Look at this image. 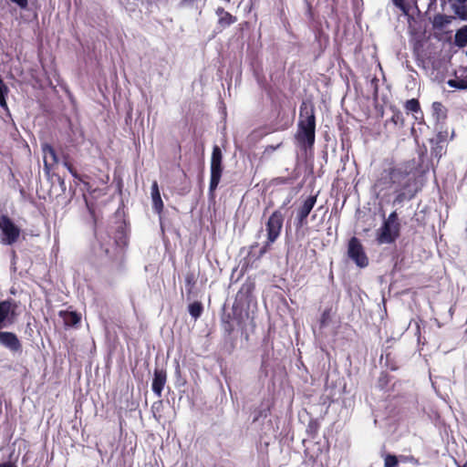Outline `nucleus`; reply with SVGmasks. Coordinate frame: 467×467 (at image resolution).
<instances>
[{"instance_id": "3", "label": "nucleus", "mask_w": 467, "mask_h": 467, "mask_svg": "<svg viewBox=\"0 0 467 467\" xmlns=\"http://www.w3.org/2000/svg\"><path fill=\"white\" fill-rule=\"evenodd\" d=\"M22 235L21 228L5 214L0 215V241L4 245H13Z\"/></svg>"}, {"instance_id": "1", "label": "nucleus", "mask_w": 467, "mask_h": 467, "mask_svg": "<svg viewBox=\"0 0 467 467\" xmlns=\"http://www.w3.org/2000/svg\"><path fill=\"white\" fill-rule=\"evenodd\" d=\"M16 308L17 305L14 300L0 301V330L15 324L17 317ZM0 345L13 352H18L22 348L17 336L7 331H0Z\"/></svg>"}, {"instance_id": "7", "label": "nucleus", "mask_w": 467, "mask_h": 467, "mask_svg": "<svg viewBox=\"0 0 467 467\" xmlns=\"http://www.w3.org/2000/svg\"><path fill=\"white\" fill-rule=\"evenodd\" d=\"M388 176L392 184L397 186V190L401 191L408 188L411 182L413 181V177L410 173L402 167H396L391 169Z\"/></svg>"}, {"instance_id": "9", "label": "nucleus", "mask_w": 467, "mask_h": 467, "mask_svg": "<svg viewBox=\"0 0 467 467\" xmlns=\"http://www.w3.org/2000/svg\"><path fill=\"white\" fill-rule=\"evenodd\" d=\"M317 202V196H308L303 204L297 209L296 220L297 226L302 227L306 223V218Z\"/></svg>"}, {"instance_id": "32", "label": "nucleus", "mask_w": 467, "mask_h": 467, "mask_svg": "<svg viewBox=\"0 0 467 467\" xmlns=\"http://www.w3.org/2000/svg\"><path fill=\"white\" fill-rule=\"evenodd\" d=\"M431 1V5L432 4H435L437 0H430Z\"/></svg>"}, {"instance_id": "4", "label": "nucleus", "mask_w": 467, "mask_h": 467, "mask_svg": "<svg viewBox=\"0 0 467 467\" xmlns=\"http://www.w3.org/2000/svg\"><path fill=\"white\" fill-rule=\"evenodd\" d=\"M222 161L223 154L219 146L215 145L213 148L212 158H211V181L209 190L213 192L218 186L222 172Z\"/></svg>"}, {"instance_id": "20", "label": "nucleus", "mask_w": 467, "mask_h": 467, "mask_svg": "<svg viewBox=\"0 0 467 467\" xmlns=\"http://www.w3.org/2000/svg\"><path fill=\"white\" fill-rule=\"evenodd\" d=\"M405 109L408 112H419L420 111V103L417 99H411L406 101Z\"/></svg>"}, {"instance_id": "28", "label": "nucleus", "mask_w": 467, "mask_h": 467, "mask_svg": "<svg viewBox=\"0 0 467 467\" xmlns=\"http://www.w3.org/2000/svg\"><path fill=\"white\" fill-rule=\"evenodd\" d=\"M392 120L395 122V123H398V121H402V118L400 116V114H396L392 117Z\"/></svg>"}, {"instance_id": "6", "label": "nucleus", "mask_w": 467, "mask_h": 467, "mask_svg": "<svg viewBox=\"0 0 467 467\" xmlns=\"http://www.w3.org/2000/svg\"><path fill=\"white\" fill-rule=\"evenodd\" d=\"M348 254L358 267H366L368 265V259L364 252V248L356 237H352L348 242Z\"/></svg>"}, {"instance_id": "31", "label": "nucleus", "mask_w": 467, "mask_h": 467, "mask_svg": "<svg viewBox=\"0 0 467 467\" xmlns=\"http://www.w3.org/2000/svg\"><path fill=\"white\" fill-rule=\"evenodd\" d=\"M461 4H464L467 0H457Z\"/></svg>"}, {"instance_id": "29", "label": "nucleus", "mask_w": 467, "mask_h": 467, "mask_svg": "<svg viewBox=\"0 0 467 467\" xmlns=\"http://www.w3.org/2000/svg\"><path fill=\"white\" fill-rule=\"evenodd\" d=\"M0 467H16L15 464H13L12 462H4V463H0Z\"/></svg>"}, {"instance_id": "16", "label": "nucleus", "mask_w": 467, "mask_h": 467, "mask_svg": "<svg viewBox=\"0 0 467 467\" xmlns=\"http://www.w3.org/2000/svg\"><path fill=\"white\" fill-rule=\"evenodd\" d=\"M455 44L459 47H463L467 45V26L462 27L456 32Z\"/></svg>"}, {"instance_id": "17", "label": "nucleus", "mask_w": 467, "mask_h": 467, "mask_svg": "<svg viewBox=\"0 0 467 467\" xmlns=\"http://www.w3.org/2000/svg\"><path fill=\"white\" fill-rule=\"evenodd\" d=\"M432 110L438 120L443 119L446 117L445 107L441 102H433Z\"/></svg>"}, {"instance_id": "12", "label": "nucleus", "mask_w": 467, "mask_h": 467, "mask_svg": "<svg viewBox=\"0 0 467 467\" xmlns=\"http://www.w3.org/2000/svg\"><path fill=\"white\" fill-rule=\"evenodd\" d=\"M151 200L154 211L161 213L163 209V202L161 197L160 190L157 182H153L151 185Z\"/></svg>"}, {"instance_id": "24", "label": "nucleus", "mask_w": 467, "mask_h": 467, "mask_svg": "<svg viewBox=\"0 0 467 467\" xmlns=\"http://www.w3.org/2000/svg\"><path fill=\"white\" fill-rule=\"evenodd\" d=\"M393 4L399 7L403 13L407 14L408 9L404 4V0H392Z\"/></svg>"}, {"instance_id": "27", "label": "nucleus", "mask_w": 467, "mask_h": 467, "mask_svg": "<svg viewBox=\"0 0 467 467\" xmlns=\"http://www.w3.org/2000/svg\"><path fill=\"white\" fill-rule=\"evenodd\" d=\"M65 166L67 167V169L68 170V171L74 176V177H77V173L76 171L73 170L72 166L70 164H68L67 162L65 163Z\"/></svg>"}, {"instance_id": "25", "label": "nucleus", "mask_w": 467, "mask_h": 467, "mask_svg": "<svg viewBox=\"0 0 467 467\" xmlns=\"http://www.w3.org/2000/svg\"><path fill=\"white\" fill-rule=\"evenodd\" d=\"M12 3L17 5L21 9H26L28 5L27 0H10Z\"/></svg>"}, {"instance_id": "2", "label": "nucleus", "mask_w": 467, "mask_h": 467, "mask_svg": "<svg viewBox=\"0 0 467 467\" xmlns=\"http://www.w3.org/2000/svg\"><path fill=\"white\" fill-rule=\"evenodd\" d=\"M316 119L314 108L305 102L300 107L298 130L296 138L301 146L312 147L315 142Z\"/></svg>"}, {"instance_id": "23", "label": "nucleus", "mask_w": 467, "mask_h": 467, "mask_svg": "<svg viewBox=\"0 0 467 467\" xmlns=\"http://www.w3.org/2000/svg\"><path fill=\"white\" fill-rule=\"evenodd\" d=\"M330 321V309H326L321 315L320 318V327H326L328 322Z\"/></svg>"}, {"instance_id": "15", "label": "nucleus", "mask_w": 467, "mask_h": 467, "mask_svg": "<svg viewBox=\"0 0 467 467\" xmlns=\"http://www.w3.org/2000/svg\"><path fill=\"white\" fill-rule=\"evenodd\" d=\"M60 316L63 317L64 323L67 327H73L80 321V316L76 312H60Z\"/></svg>"}, {"instance_id": "18", "label": "nucleus", "mask_w": 467, "mask_h": 467, "mask_svg": "<svg viewBox=\"0 0 467 467\" xmlns=\"http://www.w3.org/2000/svg\"><path fill=\"white\" fill-rule=\"evenodd\" d=\"M189 313L194 318L197 319L202 313V306L200 302H193L189 306Z\"/></svg>"}, {"instance_id": "5", "label": "nucleus", "mask_w": 467, "mask_h": 467, "mask_svg": "<svg viewBox=\"0 0 467 467\" xmlns=\"http://www.w3.org/2000/svg\"><path fill=\"white\" fill-rule=\"evenodd\" d=\"M284 216L280 211H275L266 223L267 243L269 246L276 241L283 227Z\"/></svg>"}, {"instance_id": "14", "label": "nucleus", "mask_w": 467, "mask_h": 467, "mask_svg": "<svg viewBox=\"0 0 467 467\" xmlns=\"http://www.w3.org/2000/svg\"><path fill=\"white\" fill-rule=\"evenodd\" d=\"M454 17L446 15H436L433 17L432 25L434 28L442 29L447 25L451 24Z\"/></svg>"}, {"instance_id": "19", "label": "nucleus", "mask_w": 467, "mask_h": 467, "mask_svg": "<svg viewBox=\"0 0 467 467\" xmlns=\"http://www.w3.org/2000/svg\"><path fill=\"white\" fill-rule=\"evenodd\" d=\"M9 89L7 86L4 83V81L0 78V106L3 109H7V104L5 100V97L8 93Z\"/></svg>"}, {"instance_id": "11", "label": "nucleus", "mask_w": 467, "mask_h": 467, "mask_svg": "<svg viewBox=\"0 0 467 467\" xmlns=\"http://www.w3.org/2000/svg\"><path fill=\"white\" fill-rule=\"evenodd\" d=\"M42 150L44 154V166L47 170H49L52 164L57 162V156L53 147L48 144H44Z\"/></svg>"}, {"instance_id": "8", "label": "nucleus", "mask_w": 467, "mask_h": 467, "mask_svg": "<svg viewBox=\"0 0 467 467\" xmlns=\"http://www.w3.org/2000/svg\"><path fill=\"white\" fill-rule=\"evenodd\" d=\"M400 228L386 223L377 230V241L379 244H391L399 236Z\"/></svg>"}, {"instance_id": "10", "label": "nucleus", "mask_w": 467, "mask_h": 467, "mask_svg": "<svg viewBox=\"0 0 467 467\" xmlns=\"http://www.w3.org/2000/svg\"><path fill=\"white\" fill-rule=\"evenodd\" d=\"M166 379H167V375L164 370L155 369L154 377H153V380H152V391L159 398L161 396L163 387L166 383Z\"/></svg>"}, {"instance_id": "22", "label": "nucleus", "mask_w": 467, "mask_h": 467, "mask_svg": "<svg viewBox=\"0 0 467 467\" xmlns=\"http://www.w3.org/2000/svg\"><path fill=\"white\" fill-rule=\"evenodd\" d=\"M384 223L398 226L400 228V223L398 222V214L396 212L391 213L389 217L384 221Z\"/></svg>"}, {"instance_id": "30", "label": "nucleus", "mask_w": 467, "mask_h": 467, "mask_svg": "<svg viewBox=\"0 0 467 467\" xmlns=\"http://www.w3.org/2000/svg\"><path fill=\"white\" fill-rule=\"evenodd\" d=\"M403 195H404L403 193H400V194L397 196L396 201H398V202H401V201H402V199H403Z\"/></svg>"}, {"instance_id": "21", "label": "nucleus", "mask_w": 467, "mask_h": 467, "mask_svg": "<svg viewBox=\"0 0 467 467\" xmlns=\"http://www.w3.org/2000/svg\"><path fill=\"white\" fill-rule=\"evenodd\" d=\"M398 459L394 455L388 454L384 459V467H397L398 466Z\"/></svg>"}, {"instance_id": "13", "label": "nucleus", "mask_w": 467, "mask_h": 467, "mask_svg": "<svg viewBox=\"0 0 467 467\" xmlns=\"http://www.w3.org/2000/svg\"><path fill=\"white\" fill-rule=\"evenodd\" d=\"M216 14L219 17V24L225 27L234 24L236 21V18L233 16L230 13L224 11L223 8H218L216 10Z\"/></svg>"}, {"instance_id": "26", "label": "nucleus", "mask_w": 467, "mask_h": 467, "mask_svg": "<svg viewBox=\"0 0 467 467\" xmlns=\"http://www.w3.org/2000/svg\"><path fill=\"white\" fill-rule=\"evenodd\" d=\"M454 10H455L456 14H465L466 13L464 6H455Z\"/></svg>"}]
</instances>
